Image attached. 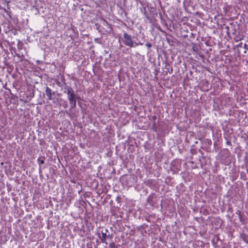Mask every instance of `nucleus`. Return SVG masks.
I'll return each instance as SVG.
<instances>
[{"mask_svg":"<svg viewBox=\"0 0 248 248\" xmlns=\"http://www.w3.org/2000/svg\"><path fill=\"white\" fill-rule=\"evenodd\" d=\"M244 48L245 49H248V46L245 44L244 45Z\"/></svg>","mask_w":248,"mask_h":248,"instance_id":"obj_6","label":"nucleus"},{"mask_svg":"<svg viewBox=\"0 0 248 248\" xmlns=\"http://www.w3.org/2000/svg\"><path fill=\"white\" fill-rule=\"evenodd\" d=\"M242 45V43H241L239 45H238V46L241 47Z\"/></svg>","mask_w":248,"mask_h":248,"instance_id":"obj_8","label":"nucleus"},{"mask_svg":"<svg viewBox=\"0 0 248 248\" xmlns=\"http://www.w3.org/2000/svg\"><path fill=\"white\" fill-rule=\"evenodd\" d=\"M67 104H65V105H64V106H63V107H64V108H66V107H67Z\"/></svg>","mask_w":248,"mask_h":248,"instance_id":"obj_9","label":"nucleus"},{"mask_svg":"<svg viewBox=\"0 0 248 248\" xmlns=\"http://www.w3.org/2000/svg\"><path fill=\"white\" fill-rule=\"evenodd\" d=\"M46 93L47 97V99L49 100L52 99V95L55 94L54 92H51V90L48 87L46 88Z\"/></svg>","mask_w":248,"mask_h":248,"instance_id":"obj_3","label":"nucleus"},{"mask_svg":"<svg viewBox=\"0 0 248 248\" xmlns=\"http://www.w3.org/2000/svg\"><path fill=\"white\" fill-rule=\"evenodd\" d=\"M67 98L71 106V108H73L76 107V101L77 95L75 93L74 90L71 87H68L66 88Z\"/></svg>","mask_w":248,"mask_h":248,"instance_id":"obj_1","label":"nucleus"},{"mask_svg":"<svg viewBox=\"0 0 248 248\" xmlns=\"http://www.w3.org/2000/svg\"><path fill=\"white\" fill-rule=\"evenodd\" d=\"M138 43V45H142V44L141 43Z\"/></svg>","mask_w":248,"mask_h":248,"instance_id":"obj_10","label":"nucleus"},{"mask_svg":"<svg viewBox=\"0 0 248 248\" xmlns=\"http://www.w3.org/2000/svg\"><path fill=\"white\" fill-rule=\"evenodd\" d=\"M98 237H99L102 242H106L105 239L107 233H97Z\"/></svg>","mask_w":248,"mask_h":248,"instance_id":"obj_4","label":"nucleus"},{"mask_svg":"<svg viewBox=\"0 0 248 248\" xmlns=\"http://www.w3.org/2000/svg\"><path fill=\"white\" fill-rule=\"evenodd\" d=\"M114 245V244L113 243L110 244V246H111V247H113V245Z\"/></svg>","mask_w":248,"mask_h":248,"instance_id":"obj_12","label":"nucleus"},{"mask_svg":"<svg viewBox=\"0 0 248 248\" xmlns=\"http://www.w3.org/2000/svg\"><path fill=\"white\" fill-rule=\"evenodd\" d=\"M124 44L129 47H134L138 45V43H134L133 41L131 36L126 32L124 33Z\"/></svg>","mask_w":248,"mask_h":248,"instance_id":"obj_2","label":"nucleus"},{"mask_svg":"<svg viewBox=\"0 0 248 248\" xmlns=\"http://www.w3.org/2000/svg\"><path fill=\"white\" fill-rule=\"evenodd\" d=\"M145 45H146V46L148 48H150V47H151V46H152V45H151V44H150V43H146Z\"/></svg>","mask_w":248,"mask_h":248,"instance_id":"obj_5","label":"nucleus"},{"mask_svg":"<svg viewBox=\"0 0 248 248\" xmlns=\"http://www.w3.org/2000/svg\"><path fill=\"white\" fill-rule=\"evenodd\" d=\"M114 245V244L113 243L110 244V246H111V247H113V245Z\"/></svg>","mask_w":248,"mask_h":248,"instance_id":"obj_11","label":"nucleus"},{"mask_svg":"<svg viewBox=\"0 0 248 248\" xmlns=\"http://www.w3.org/2000/svg\"><path fill=\"white\" fill-rule=\"evenodd\" d=\"M44 160H41L40 162V164H43L44 163Z\"/></svg>","mask_w":248,"mask_h":248,"instance_id":"obj_7","label":"nucleus"}]
</instances>
